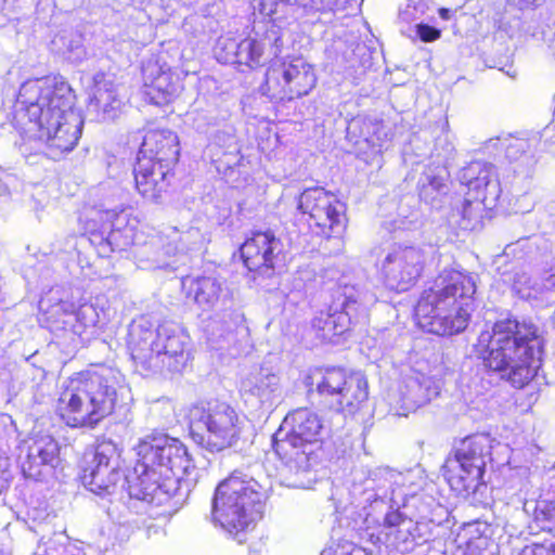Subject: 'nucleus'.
I'll return each mask as SVG.
<instances>
[{"instance_id":"obj_30","label":"nucleus","mask_w":555,"mask_h":555,"mask_svg":"<svg viewBox=\"0 0 555 555\" xmlns=\"http://www.w3.org/2000/svg\"><path fill=\"white\" fill-rule=\"evenodd\" d=\"M433 383L426 377H408L401 388V402L404 415L415 411L438 396V391L431 386Z\"/></svg>"},{"instance_id":"obj_43","label":"nucleus","mask_w":555,"mask_h":555,"mask_svg":"<svg viewBox=\"0 0 555 555\" xmlns=\"http://www.w3.org/2000/svg\"><path fill=\"white\" fill-rule=\"evenodd\" d=\"M66 56L73 63H81L86 59L87 51L82 44L81 36L76 35L68 40Z\"/></svg>"},{"instance_id":"obj_25","label":"nucleus","mask_w":555,"mask_h":555,"mask_svg":"<svg viewBox=\"0 0 555 555\" xmlns=\"http://www.w3.org/2000/svg\"><path fill=\"white\" fill-rule=\"evenodd\" d=\"M171 170L153 158H137L133 173L138 192L146 199L157 201L167 191Z\"/></svg>"},{"instance_id":"obj_48","label":"nucleus","mask_w":555,"mask_h":555,"mask_svg":"<svg viewBox=\"0 0 555 555\" xmlns=\"http://www.w3.org/2000/svg\"><path fill=\"white\" fill-rule=\"evenodd\" d=\"M440 16L444 20L449 18V10L448 9H440L439 10Z\"/></svg>"},{"instance_id":"obj_6","label":"nucleus","mask_w":555,"mask_h":555,"mask_svg":"<svg viewBox=\"0 0 555 555\" xmlns=\"http://www.w3.org/2000/svg\"><path fill=\"white\" fill-rule=\"evenodd\" d=\"M128 336L131 358L142 375L180 372L185 366L189 336L179 324L164 321L154 330L150 319L141 317L131 323Z\"/></svg>"},{"instance_id":"obj_26","label":"nucleus","mask_w":555,"mask_h":555,"mask_svg":"<svg viewBox=\"0 0 555 555\" xmlns=\"http://www.w3.org/2000/svg\"><path fill=\"white\" fill-rule=\"evenodd\" d=\"M60 447L50 435H42L31 439L27 455L22 462V470L26 478L39 479L43 468H53L59 462Z\"/></svg>"},{"instance_id":"obj_46","label":"nucleus","mask_w":555,"mask_h":555,"mask_svg":"<svg viewBox=\"0 0 555 555\" xmlns=\"http://www.w3.org/2000/svg\"><path fill=\"white\" fill-rule=\"evenodd\" d=\"M417 35L425 42H431L440 38L441 31L427 24H418L416 26Z\"/></svg>"},{"instance_id":"obj_40","label":"nucleus","mask_w":555,"mask_h":555,"mask_svg":"<svg viewBox=\"0 0 555 555\" xmlns=\"http://www.w3.org/2000/svg\"><path fill=\"white\" fill-rule=\"evenodd\" d=\"M154 245V243H150L134 251V256L140 262L146 261L150 263L146 268H159L166 264L160 258V253L158 250H152Z\"/></svg>"},{"instance_id":"obj_19","label":"nucleus","mask_w":555,"mask_h":555,"mask_svg":"<svg viewBox=\"0 0 555 555\" xmlns=\"http://www.w3.org/2000/svg\"><path fill=\"white\" fill-rule=\"evenodd\" d=\"M241 393L246 403L272 410L282 399L281 377L271 367L260 366L241 380Z\"/></svg>"},{"instance_id":"obj_37","label":"nucleus","mask_w":555,"mask_h":555,"mask_svg":"<svg viewBox=\"0 0 555 555\" xmlns=\"http://www.w3.org/2000/svg\"><path fill=\"white\" fill-rule=\"evenodd\" d=\"M482 203L476 202L473 197L466 198L462 205V218L466 223L463 224L464 228H474L475 223L481 217L482 211Z\"/></svg>"},{"instance_id":"obj_38","label":"nucleus","mask_w":555,"mask_h":555,"mask_svg":"<svg viewBox=\"0 0 555 555\" xmlns=\"http://www.w3.org/2000/svg\"><path fill=\"white\" fill-rule=\"evenodd\" d=\"M188 121L198 132H206L216 124V117L207 111L194 109L188 114Z\"/></svg>"},{"instance_id":"obj_34","label":"nucleus","mask_w":555,"mask_h":555,"mask_svg":"<svg viewBox=\"0 0 555 555\" xmlns=\"http://www.w3.org/2000/svg\"><path fill=\"white\" fill-rule=\"evenodd\" d=\"M356 128H360V137L372 145L382 146L383 143L388 140V133L382 121L370 118H358L353 119L349 125V129Z\"/></svg>"},{"instance_id":"obj_24","label":"nucleus","mask_w":555,"mask_h":555,"mask_svg":"<svg viewBox=\"0 0 555 555\" xmlns=\"http://www.w3.org/2000/svg\"><path fill=\"white\" fill-rule=\"evenodd\" d=\"M266 43L256 38L236 41L233 38H220L216 46V57L221 63L240 64L255 67L262 64Z\"/></svg>"},{"instance_id":"obj_28","label":"nucleus","mask_w":555,"mask_h":555,"mask_svg":"<svg viewBox=\"0 0 555 555\" xmlns=\"http://www.w3.org/2000/svg\"><path fill=\"white\" fill-rule=\"evenodd\" d=\"M89 108L102 114L103 120L115 119L124 104L118 86L102 72L93 76Z\"/></svg>"},{"instance_id":"obj_21","label":"nucleus","mask_w":555,"mask_h":555,"mask_svg":"<svg viewBox=\"0 0 555 555\" xmlns=\"http://www.w3.org/2000/svg\"><path fill=\"white\" fill-rule=\"evenodd\" d=\"M102 221V231L107 236L101 244L102 251L109 247L112 251L124 250L133 243L134 224L131 223L130 212L125 208H104L96 211Z\"/></svg>"},{"instance_id":"obj_14","label":"nucleus","mask_w":555,"mask_h":555,"mask_svg":"<svg viewBox=\"0 0 555 555\" xmlns=\"http://www.w3.org/2000/svg\"><path fill=\"white\" fill-rule=\"evenodd\" d=\"M426 250L417 245H393L380 262V275L389 289L405 292L416 284L426 264Z\"/></svg>"},{"instance_id":"obj_2","label":"nucleus","mask_w":555,"mask_h":555,"mask_svg":"<svg viewBox=\"0 0 555 555\" xmlns=\"http://www.w3.org/2000/svg\"><path fill=\"white\" fill-rule=\"evenodd\" d=\"M17 122L42 142L46 154L59 159L77 144L83 120L73 108L70 87L55 77L29 79L20 87L14 106Z\"/></svg>"},{"instance_id":"obj_39","label":"nucleus","mask_w":555,"mask_h":555,"mask_svg":"<svg viewBox=\"0 0 555 555\" xmlns=\"http://www.w3.org/2000/svg\"><path fill=\"white\" fill-rule=\"evenodd\" d=\"M233 331V326L231 323L225 322L221 324V320L218 315L211 319L205 327V332L208 335V338L212 343H218L219 340L225 338Z\"/></svg>"},{"instance_id":"obj_17","label":"nucleus","mask_w":555,"mask_h":555,"mask_svg":"<svg viewBox=\"0 0 555 555\" xmlns=\"http://www.w3.org/2000/svg\"><path fill=\"white\" fill-rule=\"evenodd\" d=\"M298 209L309 216L310 227H315L321 234L331 236L336 228L341 227L345 206L335 194L315 186L306 189L299 195Z\"/></svg>"},{"instance_id":"obj_11","label":"nucleus","mask_w":555,"mask_h":555,"mask_svg":"<svg viewBox=\"0 0 555 555\" xmlns=\"http://www.w3.org/2000/svg\"><path fill=\"white\" fill-rule=\"evenodd\" d=\"M308 379L325 403L338 412L353 414L369 396L365 377L360 373L348 375L340 367L315 369Z\"/></svg>"},{"instance_id":"obj_29","label":"nucleus","mask_w":555,"mask_h":555,"mask_svg":"<svg viewBox=\"0 0 555 555\" xmlns=\"http://www.w3.org/2000/svg\"><path fill=\"white\" fill-rule=\"evenodd\" d=\"M182 288L186 297L204 311L212 310L220 301L225 300L228 289L216 276H185L182 279Z\"/></svg>"},{"instance_id":"obj_8","label":"nucleus","mask_w":555,"mask_h":555,"mask_svg":"<svg viewBox=\"0 0 555 555\" xmlns=\"http://www.w3.org/2000/svg\"><path fill=\"white\" fill-rule=\"evenodd\" d=\"M322 430V421L315 412L307 408L294 410L273 435V449L291 468L307 470Z\"/></svg>"},{"instance_id":"obj_35","label":"nucleus","mask_w":555,"mask_h":555,"mask_svg":"<svg viewBox=\"0 0 555 555\" xmlns=\"http://www.w3.org/2000/svg\"><path fill=\"white\" fill-rule=\"evenodd\" d=\"M533 521L542 531L555 537V500H540L533 509Z\"/></svg>"},{"instance_id":"obj_18","label":"nucleus","mask_w":555,"mask_h":555,"mask_svg":"<svg viewBox=\"0 0 555 555\" xmlns=\"http://www.w3.org/2000/svg\"><path fill=\"white\" fill-rule=\"evenodd\" d=\"M459 180L468 189V195L492 208L500 198L502 189L496 168L489 163L473 162L459 173Z\"/></svg>"},{"instance_id":"obj_13","label":"nucleus","mask_w":555,"mask_h":555,"mask_svg":"<svg viewBox=\"0 0 555 555\" xmlns=\"http://www.w3.org/2000/svg\"><path fill=\"white\" fill-rule=\"evenodd\" d=\"M315 83L312 65L302 57H294L268 68L261 92L272 101H292L307 95Z\"/></svg>"},{"instance_id":"obj_32","label":"nucleus","mask_w":555,"mask_h":555,"mask_svg":"<svg viewBox=\"0 0 555 555\" xmlns=\"http://www.w3.org/2000/svg\"><path fill=\"white\" fill-rule=\"evenodd\" d=\"M39 309L46 315L52 331L68 330V324L65 321L69 320L68 314L73 312V302L62 300L51 292L40 299Z\"/></svg>"},{"instance_id":"obj_1","label":"nucleus","mask_w":555,"mask_h":555,"mask_svg":"<svg viewBox=\"0 0 555 555\" xmlns=\"http://www.w3.org/2000/svg\"><path fill=\"white\" fill-rule=\"evenodd\" d=\"M135 450L133 472L125 476L120 469L121 449L109 439L100 441L82 470L83 485L96 494H109L125 479L130 498L156 504L196 485L198 470L180 440L152 434L141 439Z\"/></svg>"},{"instance_id":"obj_50","label":"nucleus","mask_w":555,"mask_h":555,"mask_svg":"<svg viewBox=\"0 0 555 555\" xmlns=\"http://www.w3.org/2000/svg\"><path fill=\"white\" fill-rule=\"evenodd\" d=\"M450 149L447 151V153H451L453 151V146H451L450 144L448 145Z\"/></svg>"},{"instance_id":"obj_9","label":"nucleus","mask_w":555,"mask_h":555,"mask_svg":"<svg viewBox=\"0 0 555 555\" xmlns=\"http://www.w3.org/2000/svg\"><path fill=\"white\" fill-rule=\"evenodd\" d=\"M193 441L210 452H219L236 444L243 421L225 402L194 404L188 412Z\"/></svg>"},{"instance_id":"obj_16","label":"nucleus","mask_w":555,"mask_h":555,"mask_svg":"<svg viewBox=\"0 0 555 555\" xmlns=\"http://www.w3.org/2000/svg\"><path fill=\"white\" fill-rule=\"evenodd\" d=\"M246 268L260 278H271L284 264L283 243L271 231L255 232L241 246Z\"/></svg>"},{"instance_id":"obj_23","label":"nucleus","mask_w":555,"mask_h":555,"mask_svg":"<svg viewBox=\"0 0 555 555\" xmlns=\"http://www.w3.org/2000/svg\"><path fill=\"white\" fill-rule=\"evenodd\" d=\"M349 0H253L254 9L264 16L291 10L296 20L323 11L344 10Z\"/></svg>"},{"instance_id":"obj_15","label":"nucleus","mask_w":555,"mask_h":555,"mask_svg":"<svg viewBox=\"0 0 555 555\" xmlns=\"http://www.w3.org/2000/svg\"><path fill=\"white\" fill-rule=\"evenodd\" d=\"M405 477L403 474L390 469L388 467H378L367 473V476L362 481L353 476V485L351 493L358 498L359 504L371 506L384 505L390 503V508L398 506L397 496L404 498L408 495L402 490Z\"/></svg>"},{"instance_id":"obj_47","label":"nucleus","mask_w":555,"mask_h":555,"mask_svg":"<svg viewBox=\"0 0 555 555\" xmlns=\"http://www.w3.org/2000/svg\"><path fill=\"white\" fill-rule=\"evenodd\" d=\"M10 474L3 468L2 462L0 461V494L9 488Z\"/></svg>"},{"instance_id":"obj_3","label":"nucleus","mask_w":555,"mask_h":555,"mask_svg":"<svg viewBox=\"0 0 555 555\" xmlns=\"http://www.w3.org/2000/svg\"><path fill=\"white\" fill-rule=\"evenodd\" d=\"M477 347L485 365L516 388L527 385L538 373L544 352L542 330L531 321L504 319L478 337Z\"/></svg>"},{"instance_id":"obj_12","label":"nucleus","mask_w":555,"mask_h":555,"mask_svg":"<svg viewBox=\"0 0 555 555\" xmlns=\"http://www.w3.org/2000/svg\"><path fill=\"white\" fill-rule=\"evenodd\" d=\"M372 298L354 286L345 285L338 291L336 302L327 311H320L311 321L315 334L323 340L333 341L335 336L347 332L352 323L366 313Z\"/></svg>"},{"instance_id":"obj_42","label":"nucleus","mask_w":555,"mask_h":555,"mask_svg":"<svg viewBox=\"0 0 555 555\" xmlns=\"http://www.w3.org/2000/svg\"><path fill=\"white\" fill-rule=\"evenodd\" d=\"M276 20H279V16H275L273 22H276ZM282 36L281 27L275 23H272L260 41H263L266 47L270 44L272 49L271 54L278 56V54L281 52V47L283 46Z\"/></svg>"},{"instance_id":"obj_44","label":"nucleus","mask_w":555,"mask_h":555,"mask_svg":"<svg viewBox=\"0 0 555 555\" xmlns=\"http://www.w3.org/2000/svg\"><path fill=\"white\" fill-rule=\"evenodd\" d=\"M398 507L399 505L397 506V509L387 512L384 518V525L389 528L390 531L404 528L406 526H414V521L399 512Z\"/></svg>"},{"instance_id":"obj_41","label":"nucleus","mask_w":555,"mask_h":555,"mask_svg":"<svg viewBox=\"0 0 555 555\" xmlns=\"http://www.w3.org/2000/svg\"><path fill=\"white\" fill-rule=\"evenodd\" d=\"M276 20H279V16H275L273 22H276ZM282 36L281 27L275 23H272L260 41H263L266 47L270 44L272 49L271 54L278 56V54L281 52V47L283 46Z\"/></svg>"},{"instance_id":"obj_45","label":"nucleus","mask_w":555,"mask_h":555,"mask_svg":"<svg viewBox=\"0 0 555 555\" xmlns=\"http://www.w3.org/2000/svg\"><path fill=\"white\" fill-rule=\"evenodd\" d=\"M528 149V142L522 139H513L509 140L508 144L505 146L506 157L511 160H517L520 156L525 155L526 150Z\"/></svg>"},{"instance_id":"obj_33","label":"nucleus","mask_w":555,"mask_h":555,"mask_svg":"<svg viewBox=\"0 0 555 555\" xmlns=\"http://www.w3.org/2000/svg\"><path fill=\"white\" fill-rule=\"evenodd\" d=\"M69 320L65 321L68 324V330L74 334L81 335L86 328L95 326L99 321V313L95 307L91 304H82L78 309L73 305V312H70Z\"/></svg>"},{"instance_id":"obj_31","label":"nucleus","mask_w":555,"mask_h":555,"mask_svg":"<svg viewBox=\"0 0 555 555\" xmlns=\"http://www.w3.org/2000/svg\"><path fill=\"white\" fill-rule=\"evenodd\" d=\"M447 176L444 167L427 166L417 182L420 197L424 202L435 205L439 196L447 194L449 191Z\"/></svg>"},{"instance_id":"obj_5","label":"nucleus","mask_w":555,"mask_h":555,"mask_svg":"<svg viewBox=\"0 0 555 555\" xmlns=\"http://www.w3.org/2000/svg\"><path fill=\"white\" fill-rule=\"evenodd\" d=\"M118 373L108 367L85 372L68 380L56 402V413L73 428H94L113 413L118 399Z\"/></svg>"},{"instance_id":"obj_36","label":"nucleus","mask_w":555,"mask_h":555,"mask_svg":"<svg viewBox=\"0 0 555 555\" xmlns=\"http://www.w3.org/2000/svg\"><path fill=\"white\" fill-rule=\"evenodd\" d=\"M416 525L391 530L387 533V539L401 553L413 550L415 545Z\"/></svg>"},{"instance_id":"obj_49","label":"nucleus","mask_w":555,"mask_h":555,"mask_svg":"<svg viewBox=\"0 0 555 555\" xmlns=\"http://www.w3.org/2000/svg\"><path fill=\"white\" fill-rule=\"evenodd\" d=\"M354 476H357V477H358V480L360 479V480H362V481H363V480L365 479V478H363V479H362V476H364V473H361V476H360V474H359L358 472H356V473H354Z\"/></svg>"},{"instance_id":"obj_20","label":"nucleus","mask_w":555,"mask_h":555,"mask_svg":"<svg viewBox=\"0 0 555 555\" xmlns=\"http://www.w3.org/2000/svg\"><path fill=\"white\" fill-rule=\"evenodd\" d=\"M144 80V95L158 106L168 104L179 95L182 90L180 78L166 65L150 62L142 68Z\"/></svg>"},{"instance_id":"obj_7","label":"nucleus","mask_w":555,"mask_h":555,"mask_svg":"<svg viewBox=\"0 0 555 555\" xmlns=\"http://www.w3.org/2000/svg\"><path fill=\"white\" fill-rule=\"evenodd\" d=\"M261 489L258 481L247 478L241 472H234L216 489L212 501L214 518L238 543L246 541V531L261 515Z\"/></svg>"},{"instance_id":"obj_10","label":"nucleus","mask_w":555,"mask_h":555,"mask_svg":"<svg viewBox=\"0 0 555 555\" xmlns=\"http://www.w3.org/2000/svg\"><path fill=\"white\" fill-rule=\"evenodd\" d=\"M493 440L478 434L461 440L454 455L444 464V476L452 489L475 492L482 479L487 462L491 459Z\"/></svg>"},{"instance_id":"obj_27","label":"nucleus","mask_w":555,"mask_h":555,"mask_svg":"<svg viewBox=\"0 0 555 555\" xmlns=\"http://www.w3.org/2000/svg\"><path fill=\"white\" fill-rule=\"evenodd\" d=\"M513 289L524 299H534L546 305L555 304V264L544 269L537 278L517 271L513 278Z\"/></svg>"},{"instance_id":"obj_22","label":"nucleus","mask_w":555,"mask_h":555,"mask_svg":"<svg viewBox=\"0 0 555 555\" xmlns=\"http://www.w3.org/2000/svg\"><path fill=\"white\" fill-rule=\"evenodd\" d=\"M180 155L178 135L168 129H152L143 137L138 158H153L160 166L171 168Z\"/></svg>"},{"instance_id":"obj_4","label":"nucleus","mask_w":555,"mask_h":555,"mask_svg":"<svg viewBox=\"0 0 555 555\" xmlns=\"http://www.w3.org/2000/svg\"><path fill=\"white\" fill-rule=\"evenodd\" d=\"M476 283L456 270H443L434 285L425 289L415 307L418 325L439 336L464 331L473 307Z\"/></svg>"}]
</instances>
